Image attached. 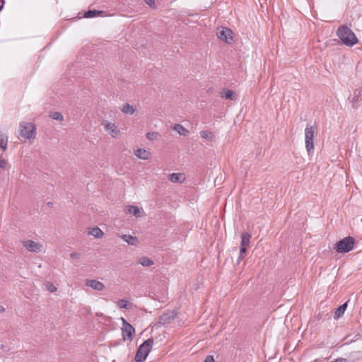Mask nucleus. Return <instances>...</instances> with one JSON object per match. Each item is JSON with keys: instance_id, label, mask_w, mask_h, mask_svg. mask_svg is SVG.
Segmentation results:
<instances>
[{"instance_id": "nucleus-1", "label": "nucleus", "mask_w": 362, "mask_h": 362, "mask_svg": "<svg viewBox=\"0 0 362 362\" xmlns=\"http://www.w3.org/2000/svg\"><path fill=\"white\" fill-rule=\"evenodd\" d=\"M337 35L342 43L348 47H352L358 42L354 33L346 25L339 26Z\"/></svg>"}, {"instance_id": "nucleus-2", "label": "nucleus", "mask_w": 362, "mask_h": 362, "mask_svg": "<svg viewBox=\"0 0 362 362\" xmlns=\"http://www.w3.org/2000/svg\"><path fill=\"white\" fill-rule=\"evenodd\" d=\"M153 344V339H148L139 346L134 357L136 362H143L146 360L152 349Z\"/></svg>"}, {"instance_id": "nucleus-3", "label": "nucleus", "mask_w": 362, "mask_h": 362, "mask_svg": "<svg viewBox=\"0 0 362 362\" xmlns=\"http://www.w3.org/2000/svg\"><path fill=\"white\" fill-rule=\"evenodd\" d=\"M356 240L351 236H347L338 241L334 247V249L339 253H346L352 250L354 247Z\"/></svg>"}, {"instance_id": "nucleus-4", "label": "nucleus", "mask_w": 362, "mask_h": 362, "mask_svg": "<svg viewBox=\"0 0 362 362\" xmlns=\"http://www.w3.org/2000/svg\"><path fill=\"white\" fill-rule=\"evenodd\" d=\"M316 131V126L307 124L305 129V141L308 154H310L314 150L313 137Z\"/></svg>"}, {"instance_id": "nucleus-5", "label": "nucleus", "mask_w": 362, "mask_h": 362, "mask_svg": "<svg viewBox=\"0 0 362 362\" xmlns=\"http://www.w3.org/2000/svg\"><path fill=\"white\" fill-rule=\"evenodd\" d=\"M19 134L25 139H34L36 134V127L32 122H22L20 124Z\"/></svg>"}, {"instance_id": "nucleus-6", "label": "nucleus", "mask_w": 362, "mask_h": 362, "mask_svg": "<svg viewBox=\"0 0 362 362\" xmlns=\"http://www.w3.org/2000/svg\"><path fill=\"white\" fill-rule=\"evenodd\" d=\"M176 316L177 312L175 310H168L159 317L158 321L156 323L155 326L156 327L168 326L174 321Z\"/></svg>"}, {"instance_id": "nucleus-7", "label": "nucleus", "mask_w": 362, "mask_h": 362, "mask_svg": "<svg viewBox=\"0 0 362 362\" xmlns=\"http://www.w3.org/2000/svg\"><path fill=\"white\" fill-rule=\"evenodd\" d=\"M122 322V334L124 341H132L135 329L124 318H121Z\"/></svg>"}, {"instance_id": "nucleus-8", "label": "nucleus", "mask_w": 362, "mask_h": 362, "mask_svg": "<svg viewBox=\"0 0 362 362\" xmlns=\"http://www.w3.org/2000/svg\"><path fill=\"white\" fill-rule=\"evenodd\" d=\"M233 31L226 27H221L220 29H218L217 31V37L227 43H231L233 42Z\"/></svg>"}, {"instance_id": "nucleus-9", "label": "nucleus", "mask_w": 362, "mask_h": 362, "mask_svg": "<svg viewBox=\"0 0 362 362\" xmlns=\"http://www.w3.org/2000/svg\"><path fill=\"white\" fill-rule=\"evenodd\" d=\"M23 245L29 251L32 252H40L42 250V245L40 243L35 242L31 240L23 241Z\"/></svg>"}, {"instance_id": "nucleus-10", "label": "nucleus", "mask_w": 362, "mask_h": 362, "mask_svg": "<svg viewBox=\"0 0 362 362\" xmlns=\"http://www.w3.org/2000/svg\"><path fill=\"white\" fill-rule=\"evenodd\" d=\"M105 129L107 132L112 137H117L119 134V130L116 127L115 124L108 122L103 123Z\"/></svg>"}, {"instance_id": "nucleus-11", "label": "nucleus", "mask_w": 362, "mask_h": 362, "mask_svg": "<svg viewBox=\"0 0 362 362\" xmlns=\"http://www.w3.org/2000/svg\"><path fill=\"white\" fill-rule=\"evenodd\" d=\"M251 235L247 232L243 233L241 235V253H246L247 246L250 244Z\"/></svg>"}, {"instance_id": "nucleus-12", "label": "nucleus", "mask_w": 362, "mask_h": 362, "mask_svg": "<svg viewBox=\"0 0 362 362\" xmlns=\"http://www.w3.org/2000/svg\"><path fill=\"white\" fill-rule=\"evenodd\" d=\"M86 285L88 287H90L92 288L93 289L95 290V291H103L104 288H105V285L98 281V280H93V279H90V280H87L86 281Z\"/></svg>"}, {"instance_id": "nucleus-13", "label": "nucleus", "mask_w": 362, "mask_h": 362, "mask_svg": "<svg viewBox=\"0 0 362 362\" xmlns=\"http://www.w3.org/2000/svg\"><path fill=\"white\" fill-rule=\"evenodd\" d=\"M221 98L230 100H236L237 96L234 91L224 88L221 92Z\"/></svg>"}, {"instance_id": "nucleus-14", "label": "nucleus", "mask_w": 362, "mask_h": 362, "mask_svg": "<svg viewBox=\"0 0 362 362\" xmlns=\"http://www.w3.org/2000/svg\"><path fill=\"white\" fill-rule=\"evenodd\" d=\"M185 177L184 174L182 173H171L168 175V180L172 182H179L182 183L184 182Z\"/></svg>"}, {"instance_id": "nucleus-15", "label": "nucleus", "mask_w": 362, "mask_h": 362, "mask_svg": "<svg viewBox=\"0 0 362 362\" xmlns=\"http://www.w3.org/2000/svg\"><path fill=\"white\" fill-rule=\"evenodd\" d=\"M134 154L136 157L143 160H148L151 156L150 152L144 148H138L135 151Z\"/></svg>"}, {"instance_id": "nucleus-16", "label": "nucleus", "mask_w": 362, "mask_h": 362, "mask_svg": "<svg viewBox=\"0 0 362 362\" xmlns=\"http://www.w3.org/2000/svg\"><path fill=\"white\" fill-rule=\"evenodd\" d=\"M105 11H98V10H88L84 13L83 17L88 18H94L96 16H104Z\"/></svg>"}, {"instance_id": "nucleus-17", "label": "nucleus", "mask_w": 362, "mask_h": 362, "mask_svg": "<svg viewBox=\"0 0 362 362\" xmlns=\"http://www.w3.org/2000/svg\"><path fill=\"white\" fill-rule=\"evenodd\" d=\"M362 99V88L354 90L353 96L351 99L353 103V107H355V105Z\"/></svg>"}, {"instance_id": "nucleus-18", "label": "nucleus", "mask_w": 362, "mask_h": 362, "mask_svg": "<svg viewBox=\"0 0 362 362\" xmlns=\"http://www.w3.org/2000/svg\"><path fill=\"white\" fill-rule=\"evenodd\" d=\"M121 238L130 245H136L139 243L138 238L131 235H122Z\"/></svg>"}, {"instance_id": "nucleus-19", "label": "nucleus", "mask_w": 362, "mask_h": 362, "mask_svg": "<svg viewBox=\"0 0 362 362\" xmlns=\"http://www.w3.org/2000/svg\"><path fill=\"white\" fill-rule=\"evenodd\" d=\"M347 304H348V303L346 302L337 308V310L334 312V318L335 320L339 319L344 315V313L347 308Z\"/></svg>"}, {"instance_id": "nucleus-20", "label": "nucleus", "mask_w": 362, "mask_h": 362, "mask_svg": "<svg viewBox=\"0 0 362 362\" xmlns=\"http://www.w3.org/2000/svg\"><path fill=\"white\" fill-rule=\"evenodd\" d=\"M127 212L133 214L135 217H140L141 211L138 206H129Z\"/></svg>"}, {"instance_id": "nucleus-21", "label": "nucleus", "mask_w": 362, "mask_h": 362, "mask_svg": "<svg viewBox=\"0 0 362 362\" xmlns=\"http://www.w3.org/2000/svg\"><path fill=\"white\" fill-rule=\"evenodd\" d=\"M88 234L93 235L95 238H100L103 235V232L98 227H95L91 228L88 232Z\"/></svg>"}, {"instance_id": "nucleus-22", "label": "nucleus", "mask_w": 362, "mask_h": 362, "mask_svg": "<svg viewBox=\"0 0 362 362\" xmlns=\"http://www.w3.org/2000/svg\"><path fill=\"white\" fill-rule=\"evenodd\" d=\"M117 305L119 308H125V309H127V310H129L132 308V304L129 303L127 300L125 299H120L117 302Z\"/></svg>"}, {"instance_id": "nucleus-23", "label": "nucleus", "mask_w": 362, "mask_h": 362, "mask_svg": "<svg viewBox=\"0 0 362 362\" xmlns=\"http://www.w3.org/2000/svg\"><path fill=\"white\" fill-rule=\"evenodd\" d=\"M8 136L0 132V149L7 148Z\"/></svg>"}, {"instance_id": "nucleus-24", "label": "nucleus", "mask_w": 362, "mask_h": 362, "mask_svg": "<svg viewBox=\"0 0 362 362\" xmlns=\"http://www.w3.org/2000/svg\"><path fill=\"white\" fill-rule=\"evenodd\" d=\"M173 129L180 135L185 136L188 133V130L180 124H175Z\"/></svg>"}, {"instance_id": "nucleus-25", "label": "nucleus", "mask_w": 362, "mask_h": 362, "mask_svg": "<svg viewBox=\"0 0 362 362\" xmlns=\"http://www.w3.org/2000/svg\"><path fill=\"white\" fill-rule=\"evenodd\" d=\"M122 111L127 115H133L135 112V108L132 105L127 103L123 106Z\"/></svg>"}, {"instance_id": "nucleus-26", "label": "nucleus", "mask_w": 362, "mask_h": 362, "mask_svg": "<svg viewBox=\"0 0 362 362\" xmlns=\"http://www.w3.org/2000/svg\"><path fill=\"white\" fill-rule=\"evenodd\" d=\"M200 135L203 139H209L210 141H214L215 139L214 134L209 131H202L200 132Z\"/></svg>"}, {"instance_id": "nucleus-27", "label": "nucleus", "mask_w": 362, "mask_h": 362, "mask_svg": "<svg viewBox=\"0 0 362 362\" xmlns=\"http://www.w3.org/2000/svg\"><path fill=\"white\" fill-rule=\"evenodd\" d=\"M139 263L143 267H149V266H151L152 264H153V260H151V259L146 257L141 258L139 259Z\"/></svg>"}, {"instance_id": "nucleus-28", "label": "nucleus", "mask_w": 362, "mask_h": 362, "mask_svg": "<svg viewBox=\"0 0 362 362\" xmlns=\"http://www.w3.org/2000/svg\"><path fill=\"white\" fill-rule=\"evenodd\" d=\"M50 117L55 120L57 121H63L64 120V116L63 115L59 112H54L50 113Z\"/></svg>"}, {"instance_id": "nucleus-29", "label": "nucleus", "mask_w": 362, "mask_h": 362, "mask_svg": "<svg viewBox=\"0 0 362 362\" xmlns=\"http://www.w3.org/2000/svg\"><path fill=\"white\" fill-rule=\"evenodd\" d=\"M316 318L317 319L318 321H320V320H325L326 318L327 319H329L330 317L329 315V314L327 313H325V312H320L317 315H316Z\"/></svg>"}, {"instance_id": "nucleus-30", "label": "nucleus", "mask_w": 362, "mask_h": 362, "mask_svg": "<svg viewBox=\"0 0 362 362\" xmlns=\"http://www.w3.org/2000/svg\"><path fill=\"white\" fill-rule=\"evenodd\" d=\"M45 286L46 289L51 293H54L57 291V287L51 282H46Z\"/></svg>"}, {"instance_id": "nucleus-31", "label": "nucleus", "mask_w": 362, "mask_h": 362, "mask_svg": "<svg viewBox=\"0 0 362 362\" xmlns=\"http://www.w3.org/2000/svg\"><path fill=\"white\" fill-rule=\"evenodd\" d=\"M146 138L149 140H154L157 138V133L155 132H148L146 134Z\"/></svg>"}, {"instance_id": "nucleus-32", "label": "nucleus", "mask_w": 362, "mask_h": 362, "mask_svg": "<svg viewBox=\"0 0 362 362\" xmlns=\"http://www.w3.org/2000/svg\"><path fill=\"white\" fill-rule=\"evenodd\" d=\"M145 2L151 8L156 7V3L154 0H146Z\"/></svg>"}, {"instance_id": "nucleus-33", "label": "nucleus", "mask_w": 362, "mask_h": 362, "mask_svg": "<svg viewBox=\"0 0 362 362\" xmlns=\"http://www.w3.org/2000/svg\"><path fill=\"white\" fill-rule=\"evenodd\" d=\"M7 164V161L4 158H0V168L2 169L6 168V165Z\"/></svg>"}, {"instance_id": "nucleus-34", "label": "nucleus", "mask_w": 362, "mask_h": 362, "mask_svg": "<svg viewBox=\"0 0 362 362\" xmlns=\"http://www.w3.org/2000/svg\"><path fill=\"white\" fill-rule=\"evenodd\" d=\"M70 257L72 259H79L81 257V255L78 252H72L70 254Z\"/></svg>"}, {"instance_id": "nucleus-35", "label": "nucleus", "mask_w": 362, "mask_h": 362, "mask_svg": "<svg viewBox=\"0 0 362 362\" xmlns=\"http://www.w3.org/2000/svg\"><path fill=\"white\" fill-rule=\"evenodd\" d=\"M244 254L245 253H241V247H240L239 256H238V259H237V263L238 264H240V262L243 259Z\"/></svg>"}, {"instance_id": "nucleus-36", "label": "nucleus", "mask_w": 362, "mask_h": 362, "mask_svg": "<svg viewBox=\"0 0 362 362\" xmlns=\"http://www.w3.org/2000/svg\"><path fill=\"white\" fill-rule=\"evenodd\" d=\"M204 362H215V361L212 356L209 355L206 357Z\"/></svg>"}, {"instance_id": "nucleus-37", "label": "nucleus", "mask_w": 362, "mask_h": 362, "mask_svg": "<svg viewBox=\"0 0 362 362\" xmlns=\"http://www.w3.org/2000/svg\"><path fill=\"white\" fill-rule=\"evenodd\" d=\"M333 362H347V359L344 358H338L334 360Z\"/></svg>"}, {"instance_id": "nucleus-38", "label": "nucleus", "mask_w": 362, "mask_h": 362, "mask_svg": "<svg viewBox=\"0 0 362 362\" xmlns=\"http://www.w3.org/2000/svg\"><path fill=\"white\" fill-rule=\"evenodd\" d=\"M5 311V308L4 306L0 305V313H4Z\"/></svg>"}, {"instance_id": "nucleus-39", "label": "nucleus", "mask_w": 362, "mask_h": 362, "mask_svg": "<svg viewBox=\"0 0 362 362\" xmlns=\"http://www.w3.org/2000/svg\"><path fill=\"white\" fill-rule=\"evenodd\" d=\"M4 1H2V4L0 5V11L3 8Z\"/></svg>"}, {"instance_id": "nucleus-40", "label": "nucleus", "mask_w": 362, "mask_h": 362, "mask_svg": "<svg viewBox=\"0 0 362 362\" xmlns=\"http://www.w3.org/2000/svg\"><path fill=\"white\" fill-rule=\"evenodd\" d=\"M47 204H48L49 206H51V205H52V202H48V203H47Z\"/></svg>"}]
</instances>
